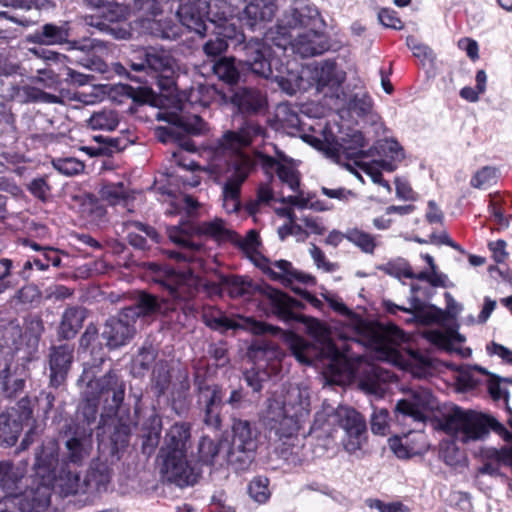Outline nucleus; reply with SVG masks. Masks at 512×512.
<instances>
[{"instance_id": "obj_1", "label": "nucleus", "mask_w": 512, "mask_h": 512, "mask_svg": "<svg viewBox=\"0 0 512 512\" xmlns=\"http://www.w3.org/2000/svg\"><path fill=\"white\" fill-rule=\"evenodd\" d=\"M324 366L323 374L331 382L345 385L357 379L361 390L382 396L384 384L392 374L378 362H387L410 372L414 377L427 375L433 362L425 354H319Z\"/></svg>"}, {"instance_id": "obj_2", "label": "nucleus", "mask_w": 512, "mask_h": 512, "mask_svg": "<svg viewBox=\"0 0 512 512\" xmlns=\"http://www.w3.org/2000/svg\"><path fill=\"white\" fill-rule=\"evenodd\" d=\"M150 268L156 273V280L167 288L174 304L151 294L141 293L134 305L123 309L124 317L133 320L135 323L140 318L155 317L175 309V305L188 301L196 294L199 284V279L194 275L191 268L176 271L171 267L156 263L151 264Z\"/></svg>"}, {"instance_id": "obj_3", "label": "nucleus", "mask_w": 512, "mask_h": 512, "mask_svg": "<svg viewBox=\"0 0 512 512\" xmlns=\"http://www.w3.org/2000/svg\"><path fill=\"white\" fill-rule=\"evenodd\" d=\"M263 132L264 129L259 124L247 121L238 132H227L221 140V147L224 151L235 153L230 164L231 170H229V175L222 187V205L227 213L239 211L241 186L252 168L250 157L239 151L248 146L254 137L261 136Z\"/></svg>"}, {"instance_id": "obj_4", "label": "nucleus", "mask_w": 512, "mask_h": 512, "mask_svg": "<svg viewBox=\"0 0 512 512\" xmlns=\"http://www.w3.org/2000/svg\"><path fill=\"white\" fill-rule=\"evenodd\" d=\"M304 139L314 148L322 151L324 155L335 163H342L343 159H353L354 164L366 173L374 183L380 184L390 191V185L382 178L379 168L393 170V167L384 160L373 163L364 162L363 159L371 154V150L363 151L365 138L360 131H354L339 143L332 133L323 131L322 137L306 135Z\"/></svg>"}, {"instance_id": "obj_5", "label": "nucleus", "mask_w": 512, "mask_h": 512, "mask_svg": "<svg viewBox=\"0 0 512 512\" xmlns=\"http://www.w3.org/2000/svg\"><path fill=\"white\" fill-rule=\"evenodd\" d=\"M288 396V403L269 398L260 414L259 420L271 440L285 442L296 437L302 421L310 414V400L306 392L292 389Z\"/></svg>"}, {"instance_id": "obj_6", "label": "nucleus", "mask_w": 512, "mask_h": 512, "mask_svg": "<svg viewBox=\"0 0 512 512\" xmlns=\"http://www.w3.org/2000/svg\"><path fill=\"white\" fill-rule=\"evenodd\" d=\"M305 323L309 333L326 347V352H350L354 350L355 344L370 348V352H398L396 347L406 340L405 334L396 325H379L367 328L358 340L340 347L332 342L329 329L320 321L307 319Z\"/></svg>"}, {"instance_id": "obj_7", "label": "nucleus", "mask_w": 512, "mask_h": 512, "mask_svg": "<svg viewBox=\"0 0 512 512\" xmlns=\"http://www.w3.org/2000/svg\"><path fill=\"white\" fill-rule=\"evenodd\" d=\"M278 41V37L276 40H268L267 33L263 40L250 39L240 47L243 53L242 62L253 73L264 78H273L282 90L292 95L297 84L292 85L291 79H287L288 75H285L289 71L279 60V56L285 51L278 50L275 45Z\"/></svg>"}, {"instance_id": "obj_8", "label": "nucleus", "mask_w": 512, "mask_h": 512, "mask_svg": "<svg viewBox=\"0 0 512 512\" xmlns=\"http://www.w3.org/2000/svg\"><path fill=\"white\" fill-rule=\"evenodd\" d=\"M169 239L179 246L178 250L167 251L169 258L178 263H194L198 261L197 252L201 244L194 243L191 239L193 234H201L212 237L218 241L229 240L233 237V231L226 226L221 219L206 221L195 226L191 222H182L179 225L167 227Z\"/></svg>"}, {"instance_id": "obj_9", "label": "nucleus", "mask_w": 512, "mask_h": 512, "mask_svg": "<svg viewBox=\"0 0 512 512\" xmlns=\"http://www.w3.org/2000/svg\"><path fill=\"white\" fill-rule=\"evenodd\" d=\"M327 420L337 424L343 431L342 446L349 454L361 451L368 439L365 418L354 408L338 406L335 410L324 408L316 414L315 425L322 427Z\"/></svg>"}, {"instance_id": "obj_10", "label": "nucleus", "mask_w": 512, "mask_h": 512, "mask_svg": "<svg viewBox=\"0 0 512 512\" xmlns=\"http://www.w3.org/2000/svg\"><path fill=\"white\" fill-rule=\"evenodd\" d=\"M320 25L321 19L317 8L303 0H297L285 11L277 26L267 32V39L276 40L278 37L276 47L280 51H286L290 43V33L319 29Z\"/></svg>"}, {"instance_id": "obj_11", "label": "nucleus", "mask_w": 512, "mask_h": 512, "mask_svg": "<svg viewBox=\"0 0 512 512\" xmlns=\"http://www.w3.org/2000/svg\"><path fill=\"white\" fill-rule=\"evenodd\" d=\"M439 427L462 443L479 441L489 434L487 422L481 414L457 406L443 415Z\"/></svg>"}, {"instance_id": "obj_12", "label": "nucleus", "mask_w": 512, "mask_h": 512, "mask_svg": "<svg viewBox=\"0 0 512 512\" xmlns=\"http://www.w3.org/2000/svg\"><path fill=\"white\" fill-rule=\"evenodd\" d=\"M258 431L247 420L234 419L232 441L224 458L237 469H246L254 459L258 448Z\"/></svg>"}, {"instance_id": "obj_13", "label": "nucleus", "mask_w": 512, "mask_h": 512, "mask_svg": "<svg viewBox=\"0 0 512 512\" xmlns=\"http://www.w3.org/2000/svg\"><path fill=\"white\" fill-rule=\"evenodd\" d=\"M304 77L311 78L317 91L322 92L325 88H338L344 82L346 73L339 69L334 61L329 60L308 66L300 75L289 71L287 79H291L292 85L297 84L295 92L305 88L302 85Z\"/></svg>"}, {"instance_id": "obj_14", "label": "nucleus", "mask_w": 512, "mask_h": 512, "mask_svg": "<svg viewBox=\"0 0 512 512\" xmlns=\"http://www.w3.org/2000/svg\"><path fill=\"white\" fill-rule=\"evenodd\" d=\"M160 473L165 480L179 487L194 485L199 473L189 465L186 453H159Z\"/></svg>"}, {"instance_id": "obj_15", "label": "nucleus", "mask_w": 512, "mask_h": 512, "mask_svg": "<svg viewBox=\"0 0 512 512\" xmlns=\"http://www.w3.org/2000/svg\"><path fill=\"white\" fill-rule=\"evenodd\" d=\"M226 2L227 0H188L179 6L177 17L188 30L204 36L208 30L205 19L212 5L219 9Z\"/></svg>"}, {"instance_id": "obj_16", "label": "nucleus", "mask_w": 512, "mask_h": 512, "mask_svg": "<svg viewBox=\"0 0 512 512\" xmlns=\"http://www.w3.org/2000/svg\"><path fill=\"white\" fill-rule=\"evenodd\" d=\"M274 156L259 154V160L264 169H274L280 182L293 193H299L300 173L294 159L287 156L277 146H273Z\"/></svg>"}, {"instance_id": "obj_17", "label": "nucleus", "mask_w": 512, "mask_h": 512, "mask_svg": "<svg viewBox=\"0 0 512 512\" xmlns=\"http://www.w3.org/2000/svg\"><path fill=\"white\" fill-rule=\"evenodd\" d=\"M206 324L214 330L227 332L229 330H244L254 335L270 333L273 335L287 336L279 327L256 321L251 317H238L236 319L228 318L224 315L211 316L206 318Z\"/></svg>"}, {"instance_id": "obj_18", "label": "nucleus", "mask_w": 512, "mask_h": 512, "mask_svg": "<svg viewBox=\"0 0 512 512\" xmlns=\"http://www.w3.org/2000/svg\"><path fill=\"white\" fill-rule=\"evenodd\" d=\"M146 63L148 71L154 74L161 89L170 90L174 86L178 66L167 51L153 48L146 50Z\"/></svg>"}, {"instance_id": "obj_19", "label": "nucleus", "mask_w": 512, "mask_h": 512, "mask_svg": "<svg viewBox=\"0 0 512 512\" xmlns=\"http://www.w3.org/2000/svg\"><path fill=\"white\" fill-rule=\"evenodd\" d=\"M112 392V402L114 407H119L124 399V385L119 383L114 374H107L104 377L96 380H89L87 388L84 391V397L88 406L92 409L93 415L96 412V407L100 397L105 393Z\"/></svg>"}, {"instance_id": "obj_20", "label": "nucleus", "mask_w": 512, "mask_h": 512, "mask_svg": "<svg viewBox=\"0 0 512 512\" xmlns=\"http://www.w3.org/2000/svg\"><path fill=\"white\" fill-rule=\"evenodd\" d=\"M434 408V399L429 391L419 388L408 398L399 400L395 407L397 417L411 418L414 422L423 423L428 412Z\"/></svg>"}, {"instance_id": "obj_21", "label": "nucleus", "mask_w": 512, "mask_h": 512, "mask_svg": "<svg viewBox=\"0 0 512 512\" xmlns=\"http://www.w3.org/2000/svg\"><path fill=\"white\" fill-rule=\"evenodd\" d=\"M134 8L142 15L147 16L143 20V28L145 32L162 39H176L180 35L179 27L168 21H156L148 18L159 13V5L156 0H134Z\"/></svg>"}, {"instance_id": "obj_22", "label": "nucleus", "mask_w": 512, "mask_h": 512, "mask_svg": "<svg viewBox=\"0 0 512 512\" xmlns=\"http://www.w3.org/2000/svg\"><path fill=\"white\" fill-rule=\"evenodd\" d=\"M110 481L111 475L108 467L97 465L88 471L83 482L77 474L71 475L65 492L67 494L102 493L107 491Z\"/></svg>"}, {"instance_id": "obj_23", "label": "nucleus", "mask_w": 512, "mask_h": 512, "mask_svg": "<svg viewBox=\"0 0 512 512\" xmlns=\"http://www.w3.org/2000/svg\"><path fill=\"white\" fill-rule=\"evenodd\" d=\"M32 417L31 409L18 406L0 414V440L7 446H13L22 432L23 425Z\"/></svg>"}, {"instance_id": "obj_24", "label": "nucleus", "mask_w": 512, "mask_h": 512, "mask_svg": "<svg viewBox=\"0 0 512 512\" xmlns=\"http://www.w3.org/2000/svg\"><path fill=\"white\" fill-rule=\"evenodd\" d=\"M291 49L303 58L322 54L328 49L326 36L319 29L298 31L289 34Z\"/></svg>"}, {"instance_id": "obj_25", "label": "nucleus", "mask_w": 512, "mask_h": 512, "mask_svg": "<svg viewBox=\"0 0 512 512\" xmlns=\"http://www.w3.org/2000/svg\"><path fill=\"white\" fill-rule=\"evenodd\" d=\"M135 322L124 317L122 309L116 317L106 321L102 336L107 341V347L117 349L128 343L136 333Z\"/></svg>"}, {"instance_id": "obj_26", "label": "nucleus", "mask_w": 512, "mask_h": 512, "mask_svg": "<svg viewBox=\"0 0 512 512\" xmlns=\"http://www.w3.org/2000/svg\"><path fill=\"white\" fill-rule=\"evenodd\" d=\"M70 26L68 22H62L60 25L46 23L41 28L35 30L26 37L29 43L52 46L68 42L70 37Z\"/></svg>"}, {"instance_id": "obj_27", "label": "nucleus", "mask_w": 512, "mask_h": 512, "mask_svg": "<svg viewBox=\"0 0 512 512\" xmlns=\"http://www.w3.org/2000/svg\"><path fill=\"white\" fill-rule=\"evenodd\" d=\"M278 9L276 0H251L244 8L241 20L251 29L271 21Z\"/></svg>"}, {"instance_id": "obj_28", "label": "nucleus", "mask_w": 512, "mask_h": 512, "mask_svg": "<svg viewBox=\"0 0 512 512\" xmlns=\"http://www.w3.org/2000/svg\"><path fill=\"white\" fill-rule=\"evenodd\" d=\"M190 440V426L187 423H175L166 432L159 453H187Z\"/></svg>"}, {"instance_id": "obj_29", "label": "nucleus", "mask_w": 512, "mask_h": 512, "mask_svg": "<svg viewBox=\"0 0 512 512\" xmlns=\"http://www.w3.org/2000/svg\"><path fill=\"white\" fill-rule=\"evenodd\" d=\"M187 100L192 105L208 107L212 103L218 105L226 103L227 97L223 92L212 85L199 84L190 88Z\"/></svg>"}, {"instance_id": "obj_30", "label": "nucleus", "mask_w": 512, "mask_h": 512, "mask_svg": "<svg viewBox=\"0 0 512 512\" xmlns=\"http://www.w3.org/2000/svg\"><path fill=\"white\" fill-rule=\"evenodd\" d=\"M13 504L19 506L20 512H45L50 503V497L46 488L25 492L20 497H14Z\"/></svg>"}, {"instance_id": "obj_31", "label": "nucleus", "mask_w": 512, "mask_h": 512, "mask_svg": "<svg viewBox=\"0 0 512 512\" xmlns=\"http://www.w3.org/2000/svg\"><path fill=\"white\" fill-rule=\"evenodd\" d=\"M265 294L275 315L284 321L296 319L293 308L298 304V301L271 287L265 289Z\"/></svg>"}, {"instance_id": "obj_32", "label": "nucleus", "mask_w": 512, "mask_h": 512, "mask_svg": "<svg viewBox=\"0 0 512 512\" xmlns=\"http://www.w3.org/2000/svg\"><path fill=\"white\" fill-rule=\"evenodd\" d=\"M425 335L428 341L438 348L445 349L446 352H462L460 345L466 340L463 335L453 329L446 331L430 330Z\"/></svg>"}, {"instance_id": "obj_33", "label": "nucleus", "mask_w": 512, "mask_h": 512, "mask_svg": "<svg viewBox=\"0 0 512 512\" xmlns=\"http://www.w3.org/2000/svg\"><path fill=\"white\" fill-rule=\"evenodd\" d=\"M222 400L221 391L218 386L200 388V401L205 403V423L208 426L219 428L221 420L219 413L214 407L220 404Z\"/></svg>"}, {"instance_id": "obj_34", "label": "nucleus", "mask_w": 512, "mask_h": 512, "mask_svg": "<svg viewBox=\"0 0 512 512\" xmlns=\"http://www.w3.org/2000/svg\"><path fill=\"white\" fill-rule=\"evenodd\" d=\"M86 311L80 307L67 308L61 318L59 325V336L63 339L73 338L83 324Z\"/></svg>"}, {"instance_id": "obj_35", "label": "nucleus", "mask_w": 512, "mask_h": 512, "mask_svg": "<svg viewBox=\"0 0 512 512\" xmlns=\"http://www.w3.org/2000/svg\"><path fill=\"white\" fill-rule=\"evenodd\" d=\"M383 305L386 311L391 314H395L398 310L406 313L415 314L418 316V322L441 321L444 318L443 312L441 310H438L436 308H430L428 310H425L423 306L418 302L413 303L411 308L398 306L389 300H385L383 302Z\"/></svg>"}, {"instance_id": "obj_36", "label": "nucleus", "mask_w": 512, "mask_h": 512, "mask_svg": "<svg viewBox=\"0 0 512 512\" xmlns=\"http://www.w3.org/2000/svg\"><path fill=\"white\" fill-rule=\"evenodd\" d=\"M100 199L111 206L126 207L131 195L122 182L104 183L99 189Z\"/></svg>"}, {"instance_id": "obj_37", "label": "nucleus", "mask_w": 512, "mask_h": 512, "mask_svg": "<svg viewBox=\"0 0 512 512\" xmlns=\"http://www.w3.org/2000/svg\"><path fill=\"white\" fill-rule=\"evenodd\" d=\"M58 463V445L54 439L45 441L40 452L36 453L35 467L53 471Z\"/></svg>"}, {"instance_id": "obj_38", "label": "nucleus", "mask_w": 512, "mask_h": 512, "mask_svg": "<svg viewBox=\"0 0 512 512\" xmlns=\"http://www.w3.org/2000/svg\"><path fill=\"white\" fill-rule=\"evenodd\" d=\"M230 241L236 244L251 260L259 257L260 240L255 230H249L245 236H240L233 231Z\"/></svg>"}, {"instance_id": "obj_39", "label": "nucleus", "mask_w": 512, "mask_h": 512, "mask_svg": "<svg viewBox=\"0 0 512 512\" xmlns=\"http://www.w3.org/2000/svg\"><path fill=\"white\" fill-rule=\"evenodd\" d=\"M346 239L366 254H373L377 247L376 237L359 228L348 229Z\"/></svg>"}, {"instance_id": "obj_40", "label": "nucleus", "mask_w": 512, "mask_h": 512, "mask_svg": "<svg viewBox=\"0 0 512 512\" xmlns=\"http://www.w3.org/2000/svg\"><path fill=\"white\" fill-rule=\"evenodd\" d=\"M350 109L358 116L367 118L372 125L380 124V118L373 112L372 99L368 95H355L350 102Z\"/></svg>"}, {"instance_id": "obj_41", "label": "nucleus", "mask_w": 512, "mask_h": 512, "mask_svg": "<svg viewBox=\"0 0 512 512\" xmlns=\"http://www.w3.org/2000/svg\"><path fill=\"white\" fill-rule=\"evenodd\" d=\"M16 97L21 102H42V103H60L58 96L44 92L43 90L25 85L18 89Z\"/></svg>"}, {"instance_id": "obj_42", "label": "nucleus", "mask_w": 512, "mask_h": 512, "mask_svg": "<svg viewBox=\"0 0 512 512\" xmlns=\"http://www.w3.org/2000/svg\"><path fill=\"white\" fill-rule=\"evenodd\" d=\"M119 124L118 114L113 110L95 112L88 120V125L93 130L112 131Z\"/></svg>"}, {"instance_id": "obj_43", "label": "nucleus", "mask_w": 512, "mask_h": 512, "mask_svg": "<svg viewBox=\"0 0 512 512\" xmlns=\"http://www.w3.org/2000/svg\"><path fill=\"white\" fill-rule=\"evenodd\" d=\"M59 267L61 265V257L58 251L51 247H44L42 257L33 258L24 263L23 269L28 270L35 267L39 271H46L49 265Z\"/></svg>"}, {"instance_id": "obj_44", "label": "nucleus", "mask_w": 512, "mask_h": 512, "mask_svg": "<svg viewBox=\"0 0 512 512\" xmlns=\"http://www.w3.org/2000/svg\"><path fill=\"white\" fill-rule=\"evenodd\" d=\"M223 284L229 295L233 298L249 296L254 290L251 280L241 276L226 277Z\"/></svg>"}, {"instance_id": "obj_45", "label": "nucleus", "mask_w": 512, "mask_h": 512, "mask_svg": "<svg viewBox=\"0 0 512 512\" xmlns=\"http://www.w3.org/2000/svg\"><path fill=\"white\" fill-rule=\"evenodd\" d=\"M221 443H217L208 437H202L199 446V461L206 465H215L218 463Z\"/></svg>"}, {"instance_id": "obj_46", "label": "nucleus", "mask_w": 512, "mask_h": 512, "mask_svg": "<svg viewBox=\"0 0 512 512\" xmlns=\"http://www.w3.org/2000/svg\"><path fill=\"white\" fill-rule=\"evenodd\" d=\"M17 475L9 463H0V487L6 493L5 503L14 502Z\"/></svg>"}, {"instance_id": "obj_47", "label": "nucleus", "mask_w": 512, "mask_h": 512, "mask_svg": "<svg viewBox=\"0 0 512 512\" xmlns=\"http://www.w3.org/2000/svg\"><path fill=\"white\" fill-rule=\"evenodd\" d=\"M214 74L222 81L233 84L236 83L239 78V72L234 65V61L231 58H221L213 65Z\"/></svg>"}, {"instance_id": "obj_48", "label": "nucleus", "mask_w": 512, "mask_h": 512, "mask_svg": "<svg viewBox=\"0 0 512 512\" xmlns=\"http://www.w3.org/2000/svg\"><path fill=\"white\" fill-rule=\"evenodd\" d=\"M274 200V192L269 183L261 184L257 190L256 199L251 200L246 205V210L250 215L257 214L261 206L268 205L271 201Z\"/></svg>"}, {"instance_id": "obj_49", "label": "nucleus", "mask_w": 512, "mask_h": 512, "mask_svg": "<svg viewBox=\"0 0 512 512\" xmlns=\"http://www.w3.org/2000/svg\"><path fill=\"white\" fill-rule=\"evenodd\" d=\"M228 48L226 39L221 37L217 32L212 30L208 40L203 44V52L207 57H218L222 55Z\"/></svg>"}, {"instance_id": "obj_50", "label": "nucleus", "mask_w": 512, "mask_h": 512, "mask_svg": "<svg viewBox=\"0 0 512 512\" xmlns=\"http://www.w3.org/2000/svg\"><path fill=\"white\" fill-rule=\"evenodd\" d=\"M53 167L65 176H74L84 171L85 165L76 158H58L52 161Z\"/></svg>"}, {"instance_id": "obj_51", "label": "nucleus", "mask_w": 512, "mask_h": 512, "mask_svg": "<svg viewBox=\"0 0 512 512\" xmlns=\"http://www.w3.org/2000/svg\"><path fill=\"white\" fill-rule=\"evenodd\" d=\"M487 376V390L490 397L496 402L503 401L504 404H507L509 395L503 380L489 372Z\"/></svg>"}, {"instance_id": "obj_52", "label": "nucleus", "mask_w": 512, "mask_h": 512, "mask_svg": "<svg viewBox=\"0 0 512 512\" xmlns=\"http://www.w3.org/2000/svg\"><path fill=\"white\" fill-rule=\"evenodd\" d=\"M211 23L214 26L213 30L217 32L221 37L226 39L227 43L229 40H236L238 42L239 48L244 44V34L238 30L235 24L228 21L215 24V21L213 20H211Z\"/></svg>"}, {"instance_id": "obj_53", "label": "nucleus", "mask_w": 512, "mask_h": 512, "mask_svg": "<svg viewBox=\"0 0 512 512\" xmlns=\"http://www.w3.org/2000/svg\"><path fill=\"white\" fill-rule=\"evenodd\" d=\"M0 384L9 397L16 395L24 388V380L12 377L9 366L0 372Z\"/></svg>"}, {"instance_id": "obj_54", "label": "nucleus", "mask_w": 512, "mask_h": 512, "mask_svg": "<svg viewBox=\"0 0 512 512\" xmlns=\"http://www.w3.org/2000/svg\"><path fill=\"white\" fill-rule=\"evenodd\" d=\"M103 20L108 24L118 22L126 18L128 15V8L122 4L108 1L104 9L99 12Z\"/></svg>"}, {"instance_id": "obj_55", "label": "nucleus", "mask_w": 512, "mask_h": 512, "mask_svg": "<svg viewBox=\"0 0 512 512\" xmlns=\"http://www.w3.org/2000/svg\"><path fill=\"white\" fill-rule=\"evenodd\" d=\"M497 171L493 167H483L471 179V185L478 189H487L496 182Z\"/></svg>"}, {"instance_id": "obj_56", "label": "nucleus", "mask_w": 512, "mask_h": 512, "mask_svg": "<svg viewBox=\"0 0 512 512\" xmlns=\"http://www.w3.org/2000/svg\"><path fill=\"white\" fill-rule=\"evenodd\" d=\"M404 438L407 439L408 450L412 456L421 455L429 448L426 435L421 431H410L404 435Z\"/></svg>"}, {"instance_id": "obj_57", "label": "nucleus", "mask_w": 512, "mask_h": 512, "mask_svg": "<svg viewBox=\"0 0 512 512\" xmlns=\"http://www.w3.org/2000/svg\"><path fill=\"white\" fill-rule=\"evenodd\" d=\"M440 456L451 467L458 466L464 459L463 452L454 442H443L440 448Z\"/></svg>"}, {"instance_id": "obj_58", "label": "nucleus", "mask_w": 512, "mask_h": 512, "mask_svg": "<svg viewBox=\"0 0 512 512\" xmlns=\"http://www.w3.org/2000/svg\"><path fill=\"white\" fill-rule=\"evenodd\" d=\"M250 496L258 503H265L270 497L268 479L265 477L254 478L248 488Z\"/></svg>"}, {"instance_id": "obj_59", "label": "nucleus", "mask_w": 512, "mask_h": 512, "mask_svg": "<svg viewBox=\"0 0 512 512\" xmlns=\"http://www.w3.org/2000/svg\"><path fill=\"white\" fill-rule=\"evenodd\" d=\"M236 97L239 98L238 104L248 110L257 111L263 106L262 96L256 90L243 89Z\"/></svg>"}, {"instance_id": "obj_60", "label": "nucleus", "mask_w": 512, "mask_h": 512, "mask_svg": "<svg viewBox=\"0 0 512 512\" xmlns=\"http://www.w3.org/2000/svg\"><path fill=\"white\" fill-rule=\"evenodd\" d=\"M0 334V350H20V347L16 346V338L20 337L21 334L18 326L12 324L4 326L3 329L0 330Z\"/></svg>"}, {"instance_id": "obj_61", "label": "nucleus", "mask_w": 512, "mask_h": 512, "mask_svg": "<svg viewBox=\"0 0 512 512\" xmlns=\"http://www.w3.org/2000/svg\"><path fill=\"white\" fill-rule=\"evenodd\" d=\"M408 48L412 51L413 55L420 59L424 64L431 62L434 59L433 51L427 45L421 43L414 36H408L406 39Z\"/></svg>"}, {"instance_id": "obj_62", "label": "nucleus", "mask_w": 512, "mask_h": 512, "mask_svg": "<svg viewBox=\"0 0 512 512\" xmlns=\"http://www.w3.org/2000/svg\"><path fill=\"white\" fill-rule=\"evenodd\" d=\"M68 458L73 463L81 462L88 455V448L83 440L71 438L66 442Z\"/></svg>"}, {"instance_id": "obj_63", "label": "nucleus", "mask_w": 512, "mask_h": 512, "mask_svg": "<svg viewBox=\"0 0 512 512\" xmlns=\"http://www.w3.org/2000/svg\"><path fill=\"white\" fill-rule=\"evenodd\" d=\"M72 361L71 354H51L50 370L51 377L60 376L61 378L67 372Z\"/></svg>"}, {"instance_id": "obj_64", "label": "nucleus", "mask_w": 512, "mask_h": 512, "mask_svg": "<svg viewBox=\"0 0 512 512\" xmlns=\"http://www.w3.org/2000/svg\"><path fill=\"white\" fill-rule=\"evenodd\" d=\"M83 205L88 211L91 221L99 223L104 220L106 209L94 195H87Z\"/></svg>"}]
</instances>
